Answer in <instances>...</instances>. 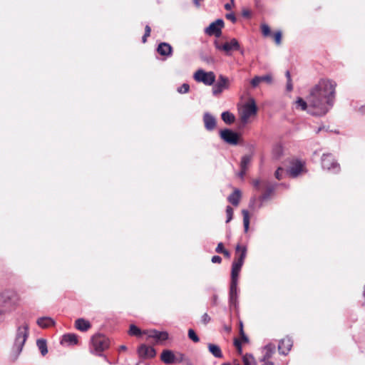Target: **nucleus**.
Returning a JSON list of instances; mask_svg holds the SVG:
<instances>
[{"label": "nucleus", "mask_w": 365, "mask_h": 365, "mask_svg": "<svg viewBox=\"0 0 365 365\" xmlns=\"http://www.w3.org/2000/svg\"><path fill=\"white\" fill-rule=\"evenodd\" d=\"M336 86L333 81H319L310 89L307 100L301 97L297 98V108L307 110L308 113L315 116L326 115L334 106Z\"/></svg>", "instance_id": "obj_1"}, {"label": "nucleus", "mask_w": 365, "mask_h": 365, "mask_svg": "<svg viewBox=\"0 0 365 365\" xmlns=\"http://www.w3.org/2000/svg\"><path fill=\"white\" fill-rule=\"evenodd\" d=\"M242 266L232 262L230 284L229 290V304L230 309H237L238 308V278Z\"/></svg>", "instance_id": "obj_2"}, {"label": "nucleus", "mask_w": 365, "mask_h": 365, "mask_svg": "<svg viewBox=\"0 0 365 365\" xmlns=\"http://www.w3.org/2000/svg\"><path fill=\"white\" fill-rule=\"evenodd\" d=\"M29 335V325L24 323L18 326L16 331L14 344L11 349V356L13 360H16L23 350L24 346Z\"/></svg>", "instance_id": "obj_3"}, {"label": "nucleus", "mask_w": 365, "mask_h": 365, "mask_svg": "<svg viewBox=\"0 0 365 365\" xmlns=\"http://www.w3.org/2000/svg\"><path fill=\"white\" fill-rule=\"evenodd\" d=\"M18 301L16 293L12 290H6L0 294V315L11 312Z\"/></svg>", "instance_id": "obj_4"}, {"label": "nucleus", "mask_w": 365, "mask_h": 365, "mask_svg": "<svg viewBox=\"0 0 365 365\" xmlns=\"http://www.w3.org/2000/svg\"><path fill=\"white\" fill-rule=\"evenodd\" d=\"M91 344V352L92 354L96 353L98 356H103L101 353L109 347V339L106 336L98 334L93 336ZM103 356L107 359L106 356L103 355Z\"/></svg>", "instance_id": "obj_5"}, {"label": "nucleus", "mask_w": 365, "mask_h": 365, "mask_svg": "<svg viewBox=\"0 0 365 365\" xmlns=\"http://www.w3.org/2000/svg\"><path fill=\"white\" fill-rule=\"evenodd\" d=\"M257 113V106L253 98L245 103L242 109L240 110V120L243 125L247 123L249 118L255 115Z\"/></svg>", "instance_id": "obj_6"}, {"label": "nucleus", "mask_w": 365, "mask_h": 365, "mask_svg": "<svg viewBox=\"0 0 365 365\" xmlns=\"http://www.w3.org/2000/svg\"><path fill=\"white\" fill-rule=\"evenodd\" d=\"M195 81L202 83L206 86H212L216 81V76L213 71H205L198 69L193 76Z\"/></svg>", "instance_id": "obj_7"}, {"label": "nucleus", "mask_w": 365, "mask_h": 365, "mask_svg": "<svg viewBox=\"0 0 365 365\" xmlns=\"http://www.w3.org/2000/svg\"><path fill=\"white\" fill-rule=\"evenodd\" d=\"M322 167L333 173H338L340 171V165L331 153L323 154L322 156Z\"/></svg>", "instance_id": "obj_8"}, {"label": "nucleus", "mask_w": 365, "mask_h": 365, "mask_svg": "<svg viewBox=\"0 0 365 365\" xmlns=\"http://www.w3.org/2000/svg\"><path fill=\"white\" fill-rule=\"evenodd\" d=\"M214 45L216 49L224 51L227 55H230L232 51L240 50V44L235 38L224 43H220L217 40H215L214 41Z\"/></svg>", "instance_id": "obj_9"}, {"label": "nucleus", "mask_w": 365, "mask_h": 365, "mask_svg": "<svg viewBox=\"0 0 365 365\" xmlns=\"http://www.w3.org/2000/svg\"><path fill=\"white\" fill-rule=\"evenodd\" d=\"M221 139L232 145H237L239 143L240 134L230 128H225L220 130Z\"/></svg>", "instance_id": "obj_10"}, {"label": "nucleus", "mask_w": 365, "mask_h": 365, "mask_svg": "<svg viewBox=\"0 0 365 365\" xmlns=\"http://www.w3.org/2000/svg\"><path fill=\"white\" fill-rule=\"evenodd\" d=\"M212 86V95L215 96H219L224 90L229 88L230 80L227 77L223 75H220L217 81Z\"/></svg>", "instance_id": "obj_11"}, {"label": "nucleus", "mask_w": 365, "mask_h": 365, "mask_svg": "<svg viewBox=\"0 0 365 365\" xmlns=\"http://www.w3.org/2000/svg\"><path fill=\"white\" fill-rule=\"evenodd\" d=\"M225 26V22L222 19H217L212 22L205 29V33L208 36H214L219 38L222 35V29Z\"/></svg>", "instance_id": "obj_12"}, {"label": "nucleus", "mask_w": 365, "mask_h": 365, "mask_svg": "<svg viewBox=\"0 0 365 365\" xmlns=\"http://www.w3.org/2000/svg\"><path fill=\"white\" fill-rule=\"evenodd\" d=\"M276 351V346L274 344L269 343L263 347V354L259 359L261 365H274V362L269 361Z\"/></svg>", "instance_id": "obj_13"}, {"label": "nucleus", "mask_w": 365, "mask_h": 365, "mask_svg": "<svg viewBox=\"0 0 365 365\" xmlns=\"http://www.w3.org/2000/svg\"><path fill=\"white\" fill-rule=\"evenodd\" d=\"M137 353L140 359H152L156 356L155 349L145 344H140L137 349Z\"/></svg>", "instance_id": "obj_14"}, {"label": "nucleus", "mask_w": 365, "mask_h": 365, "mask_svg": "<svg viewBox=\"0 0 365 365\" xmlns=\"http://www.w3.org/2000/svg\"><path fill=\"white\" fill-rule=\"evenodd\" d=\"M144 334L148 336V338L154 339L156 343L164 341L169 337V334L167 331H160L156 329L144 330Z\"/></svg>", "instance_id": "obj_15"}, {"label": "nucleus", "mask_w": 365, "mask_h": 365, "mask_svg": "<svg viewBox=\"0 0 365 365\" xmlns=\"http://www.w3.org/2000/svg\"><path fill=\"white\" fill-rule=\"evenodd\" d=\"M292 346V341L290 338L286 337L279 341L278 351L280 354L287 355Z\"/></svg>", "instance_id": "obj_16"}, {"label": "nucleus", "mask_w": 365, "mask_h": 365, "mask_svg": "<svg viewBox=\"0 0 365 365\" xmlns=\"http://www.w3.org/2000/svg\"><path fill=\"white\" fill-rule=\"evenodd\" d=\"M203 123L205 129L208 131L213 130L217 125L216 118L208 112L205 113L203 115Z\"/></svg>", "instance_id": "obj_17"}, {"label": "nucleus", "mask_w": 365, "mask_h": 365, "mask_svg": "<svg viewBox=\"0 0 365 365\" xmlns=\"http://www.w3.org/2000/svg\"><path fill=\"white\" fill-rule=\"evenodd\" d=\"M277 185V183L271 184L268 181L263 182V186L265 187L264 192L259 197L260 201H265L268 200L271 195L274 191L276 186Z\"/></svg>", "instance_id": "obj_18"}, {"label": "nucleus", "mask_w": 365, "mask_h": 365, "mask_svg": "<svg viewBox=\"0 0 365 365\" xmlns=\"http://www.w3.org/2000/svg\"><path fill=\"white\" fill-rule=\"evenodd\" d=\"M175 354L172 350L164 349L160 354V360L165 364H175Z\"/></svg>", "instance_id": "obj_19"}, {"label": "nucleus", "mask_w": 365, "mask_h": 365, "mask_svg": "<svg viewBox=\"0 0 365 365\" xmlns=\"http://www.w3.org/2000/svg\"><path fill=\"white\" fill-rule=\"evenodd\" d=\"M157 51L161 56L169 57L173 54V47L168 43L162 42L158 44Z\"/></svg>", "instance_id": "obj_20"}, {"label": "nucleus", "mask_w": 365, "mask_h": 365, "mask_svg": "<svg viewBox=\"0 0 365 365\" xmlns=\"http://www.w3.org/2000/svg\"><path fill=\"white\" fill-rule=\"evenodd\" d=\"M262 82H266L267 83H271L272 82V76L271 74H267L264 76H255L252 80H251V85L253 88L257 87L260 83Z\"/></svg>", "instance_id": "obj_21"}, {"label": "nucleus", "mask_w": 365, "mask_h": 365, "mask_svg": "<svg viewBox=\"0 0 365 365\" xmlns=\"http://www.w3.org/2000/svg\"><path fill=\"white\" fill-rule=\"evenodd\" d=\"M91 327L89 321L83 318L77 319L75 322V328L81 331H86Z\"/></svg>", "instance_id": "obj_22"}, {"label": "nucleus", "mask_w": 365, "mask_h": 365, "mask_svg": "<svg viewBox=\"0 0 365 365\" xmlns=\"http://www.w3.org/2000/svg\"><path fill=\"white\" fill-rule=\"evenodd\" d=\"M36 324L41 328L46 329L48 327H50L51 326H54L56 324L55 321L49 317H39L37 321Z\"/></svg>", "instance_id": "obj_23"}, {"label": "nucleus", "mask_w": 365, "mask_h": 365, "mask_svg": "<svg viewBox=\"0 0 365 365\" xmlns=\"http://www.w3.org/2000/svg\"><path fill=\"white\" fill-rule=\"evenodd\" d=\"M61 343H67L68 345H76L78 343V336L76 334L68 333L62 336Z\"/></svg>", "instance_id": "obj_24"}, {"label": "nucleus", "mask_w": 365, "mask_h": 365, "mask_svg": "<svg viewBox=\"0 0 365 365\" xmlns=\"http://www.w3.org/2000/svg\"><path fill=\"white\" fill-rule=\"evenodd\" d=\"M303 164L301 161H297L289 170H287V173H289L292 178H297L302 171Z\"/></svg>", "instance_id": "obj_25"}, {"label": "nucleus", "mask_w": 365, "mask_h": 365, "mask_svg": "<svg viewBox=\"0 0 365 365\" xmlns=\"http://www.w3.org/2000/svg\"><path fill=\"white\" fill-rule=\"evenodd\" d=\"M241 198V191L239 189H235L227 197V200L234 206H237L240 203Z\"/></svg>", "instance_id": "obj_26"}, {"label": "nucleus", "mask_w": 365, "mask_h": 365, "mask_svg": "<svg viewBox=\"0 0 365 365\" xmlns=\"http://www.w3.org/2000/svg\"><path fill=\"white\" fill-rule=\"evenodd\" d=\"M207 348L209 351L215 357L218 359H221L223 357V354L220 346L215 344H208Z\"/></svg>", "instance_id": "obj_27"}, {"label": "nucleus", "mask_w": 365, "mask_h": 365, "mask_svg": "<svg viewBox=\"0 0 365 365\" xmlns=\"http://www.w3.org/2000/svg\"><path fill=\"white\" fill-rule=\"evenodd\" d=\"M221 118L227 125L232 124L235 120V115L228 110L222 113Z\"/></svg>", "instance_id": "obj_28"}, {"label": "nucleus", "mask_w": 365, "mask_h": 365, "mask_svg": "<svg viewBox=\"0 0 365 365\" xmlns=\"http://www.w3.org/2000/svg\"><path fill=\"white\" fill-rule=\"evenodd\" d=\"M36 345L42 356H45L48 353L47 342L46 339H37Z\"/></svg>", "instance_id": "obj_29"}, {"label": "nucleus", "mask_w": 365, "mask_h": 365, "mask_svg": "<svg viewBox=\"0 0 365 365\" xmlns=\"http://www.w3.org/2000/svg\"><path fill=\"white\" fill-rule=\"evenodd\" d=\"M237 257L233 261L234 263L243 266L246 255H247V247H243L241 253L237 255Z\"/></svg>", "instance_id": "obj_30"}, {"label": "nucleus", "mask_w": 365, "mask_h": 365, "mask_svg": "<svg viewBox=\"0 0 365 365\" xmlns=\"http://www.w3.org/2000/svg\"><path fill=\"white\" fill-rule=\"evenodd\" d=\"M243 225L245 232H247L250 228V214L247 210H242Z\"/></svg>", "instance_id": "obj_31"}, {"label": "nucleus", "mask_w": 365, "mask_h": 365, "mask_svg": "<svg viewBox=\"0 0 365 365\" xmlns=\"http://www.w3.org/2000/svg\"><path fill=\"white\" fill-rule=\"evenodd\" d=\"M128 334L130 336H140L144 334V331H142L140 328H138L135 324H130L128 330Z\"/></svg>", "instance_id": "obj_32"}, {"label": "nucleus", "mask_w": 365, "mask_h": 365, "mask_svg": "<svg viewBox=\"0 0 365 365\" xmlns=\"http://www.w3.org/2000/svg\"><path fill=\"white\" fill-rule=\"evenodd\" d=\"M244 365H257L256 361L252 354H246L242 357Z\"/></svg>", "instance_id": "obj_33"}, {"label": "nucleus", "mask_w": 365, "mask_h": 365, "mask_svg": "<svg viewBox=\"0 0 365 365\" xmlns=\"http://www.w3.org/2000/svg\"><path fill=\"white\" fill-rule=\"evenodd\" d=\"M252 158V155H245L241 158L240 168L247 169Z\"/></svg>", "instance_id": "obj_34"}, {"label": "nucleus", "mask_w": 365, "mask_h": 365, "mask_svg": "<svg viewBox=\"0 0 365 365\" xmlns=\"http://www.w3.org/2000/svg\"><path fill=\"white\" fill-rule=\"evenodd\" d=\"M188 338L192 340L195 343H197L200 341V338L192 329H189L187 331Z\"/></svg>", "instance_id": "obj_35"}, {"label": "nucleus", "mask_w": 365, "mask_h": 365, "mask_svg": "<svg viewBox=\"0 0 365 365\" xmlns=\"http://www.w3.org/2000/svg\"><path fill=\"white\" fill-rule=\"evenodd\" d=\"M233 212H234V210H233L232 207L230 205H227L226 207V215H227L226 223L230 222L232 220Z\"/></svg>", "instance_id": "obj_36"}, {"label": "nucleus", "mask_w": 365, "mask_h": 365, "mask_svg": "<svg viewBox=\"0 0 365 365\" xmlns=\"http://www.w3.org/2000/svg\"><path fill=\"white\" fill-rule=\"evenodd\" d=\"M284 168H282V167H279V168L276 170V171H275V173H274V177H275L277 180H282V179L283 178V177H284Z\"/></svg>", "instance_id": "obj_37"}, {"label": "nucleus", "mask_w": 365, "mask_h": 365, "mask_svg": "<svg viewBox=\"0 0 365 365\" xmlns=\"http://www.w3.org/2000/svg\"><path fill=\"white\" fill-rule=\"evenodd\" d=\"M190 90V86L188 83H183L181 86L178 87L177 91L180 93H187Z\"/></svg>", "instance_id": "obj_38"}, {"label": "nucleus", "mask_w": 365, "mask_h": 365, "mask_svg": "<svg viewBox=\"0 0 365 365\" xmlns=\"http://www.w3.org/2000/svg\"><path fill=\"white\" fill-rule=\"evenodd\" d=\"M175 363H182L187 356L184 354L178 352L175 354Z\"/></svg>", "instance_id": "obj_39"}, {"label": "nucleus", "mask_w": 365, "mask_h": 365, "mask_svg": "<svg viewBox=\"0 0 365 365\" xmlns=\"http://www.w3.org/2000/svg\"><path fill=\"white\" fill-rule=\"evenodd\" d=\"M261 29H262V33L263 36H268L271 34L270 28L267 24H262Z\"/></svg>", "instance_id": "obj_40"}, {"label": "nucleus", "mask_w": 365, "mask_h": 365, "mask_svg": "<svg viewBox=\"0 0 365 365\" xmlns=\"http://www.w3.org/2000/svg\"><path fill=\"white\" fill-rule=\"evenodd\" d=\"M282 32L280 31H276L274 34V40L275 41V43L277 44H280L281 43V41H282Z\"/></svg>", "instance_id": "obj_41"}, {"label": "nucleus", "mask_w": 365, "mask_h": 365, "mask_svg": "<svg viewBox=\"0 0 365 365\" xmlns=\"http://www.w3.org/2000/svg\"><path fill=\"white\" fill-rule=\"evenodd\" d=\"M234 345L236 347V349L237 350V352L240 354H242V343H241V341L239 339H235L234 340Z\"/></svg>", "instance_id": "obj_42"}, {"label": "nucleus", "mask_w": 365, "mask_h": 365, "mask_svg": "<svg viewBox=\"0 0 365 365\" xmlns=\"http://www.w3.org/2000/svg\"><path fill=\"white\" fill-rule=\"evenodd\" d=\"M201 59L204 61V62H206L207 63H214V58L212 57V56H201Z\"/></svg>", "instance_id": "obj_43"}, {"label": "nucleus", "mask_w": 365, "mask_h": 365, "mask_svg": "<svg viewBox=\"0 0 365 365\" xmlns=\"http://www.w3.org/2000/svg\"><path fill=\"white\" fill-rule=\"evenodd\" d=\"M256 202H257V199L255 197H252L250 199V202H249V207L251 210H255L256 209Z\"/></svg>", "instance_id": "obj_44"}, {"label": "nucleus", "mask_w": 365, "mask_h": 365, "mask_svg": "<svg viewBox=\"0 0 365 365\" xmlns=\"http://www.w3.org/2000/svg\"><path fill=\"white\" fill-rule=\"evenodd\" d=\"M225 250V248L224 247V244L222 242H219L215 249V252L219 254H222V252H224Z\"/></svg>", "instance_id": "obj_45"}, {"label": "nucleus", "mask_w": 365, "mask_h": 365, "mask_svg": "<svg viewBox=\"0 0 365 365\" xmlns=\"http://www.w3.org/2000/svg\"><path fill=\"white\" fill-rule=\"evenodd\" d=\"M202 322L205 324H208L211 319L210 317V316L207 314V313H205L202 316Z\"/></svg>", "instance_id": "obj_46"}, {"label": "nucleus", "mask_w": 365, "mask_h": 365, "mask_svg": "<svg viewBox=\"0 0 365 365\" xmlns=\"http://www.w3.org/2000/svg\"><path fill=\"white\" fill-rule=\"evenodd\" d=\"M225 17L230 20L232 23H235L237 21V18L233 13L227 14Z\"/></svg>", "instance_id": "obj_47"}, {"label": "nucleus", "mask_w": 365, "mask_h": 365, "mask_svg": "<svg viewBox=\"0 0 365 365\" xmlns=\"http://www.w3.org/2000/svg\"><path fill=\"white\" fill-rule=\"evenodd\" d=\"M242 15L243 17L249 19L251 17V12L248 9H243L242 12Z\"/></svg>", "instance_id": "obj_48"}, {"label": "nucleus", "mask_w": 365, "mask_h": 365, "mask_svg": "<svg viewBox=\"0 0 365 365\" xmlns=\"http://www.w3.org/2000/svg\"><path fill=\"white\" fill-rule=\"evenodd\" d=\"M211 261L212 263H220L222 262V258L218 255H215L212 257Z\"/></svg>", "instance_id": "obj_49"}, {"label": "nucleus", "mask_w": 365, "mask_h": 365, "mask_svg": "<svg viewBox=\"0 0 365 365\" xmlns=\"http://www.w3.org/2000/svg\"><path fill=\"white\" fill-rule=\"evenodd\" d=\"M217 300H218L217 295V294H214L212 297V299H211L212 305L216 306L217 304Z\"/></svg>", "instance_id": "obj_50"}, {"label": "nucleus", "mask_w": 365, "mask_h": 365, "mask_svg": "<svg viewBox=\"0 0 365 365\" xmlns=\"http://www.w3.org/2000/svg\"><path fill=\"white\" fill-rule=\"evenodd\" d=\"M247 169L240 168V171L238 173V176L240 178H243L246 174Z\"/></svg>", "instance_id": "obj_51"}, {"label": "nucleus", "mask_w": 365, "mask_h": 365, "mask_svg": "<svg viewBox=\"0 0 365 365\" xmlns=\"http://www.w3.org/2000/svg\"><path fill=\"white\" fill-rule=\"evenodd\" d=\"M286 89L287 91H292L293 89V86H292V81H288L287 82V86H286Z\"/></svg>", "instance_id": "obj_52"}, {"label": "nucleus", "mask_w": 365, "mask_h": 365, "mask_svg": "<svg viewBox=\"0 0 365 365\" xmlns=\"http://www.w3.org/2000/svg\"><path fill=\"white\" fill-rule=\"evenodd\" d=\"M151 29L148 25H146L145 27V36H149L150 35Z\"/></svg>", "instance_id": "obj_53"}, {"label": "nucleus", "mask_w": 365, "mask_h": 365, "mask_svg": "<svg viewBox=\"0 0 365 365\" xmlns=\"http://www.w3.org/2000/svg\"><path fill=\"white\" fill-rule=\"evenodd\" d=\"M244 246H241L240 244H237L236 247H235V252H236V255H238L240 253H241L242 250V248H243Z\"/></svg>", "instance_id": "obj_54"}, {"label": "nucleus", "mask_w": 365, "mask_h": 365, "mask_svg": "<svg viewBox=\"0 0 365 365\" xmlns=\"http://www.w3.org/2000/svg\"><path fill=\"white\" fill-rule=\"evenodd\" d=\"M260 180H255L253 181V186L256 188V189H259V186H260Z\"/></svg>", "instance_id": "obj_55"}, {"label": "nucleus", "mask_w": 365, "mask_h": 365, "mask_svg": "<svg viewBox=\"0 0 365 365\" xmlns=\"http://www.w3.org/2000/svg\"><path fill=\"white\" fill-rule=\"evenodd\" d=\"M234 6V4H232V2L230 1V3H227L225 4L224 7H225V9L227 10V11H230L232 9V7Z\"/></svg>", "instance_id": "obj_56"}, {"label": "nucleus", "mask_w": 365, "mask_h": 365, "mask_svg": "<svg viewBox=\"0 0 365 365\" xmlns=\"http://www.w3.org/2000/svg\"><path fill=\"white\" fill-rule=\"evenodd\" d=\"M240 334V336L242 338V340L244 341V342H248L249 341V339H248V336L245 334Z\"/></svg>", "instance_id": "obj_57"}, {"label": "nucleus", "mask_w": 365, "mask_h": 365, "mask_svg": "<svg viewBox=\"0 0 365 365\" xmlns=\"http://www.w3.org/2000/svg\"><path fill=\"white\" fill-rule=\"evenodd\" d=\"M225 257L230 258V252L227 250H225L224 252L222 253Z\"/></svg>", "instance_id": "obj_58"}, {"label": "nucleus", "mask_w": 365, "mask_h": 365, "mask_svg": "<svg viewBox=\"0 0 365 365\" xmlns=\"http://www.w3.org/2000/svg\"><path fill=\"white\" fill-rule=\"evenodd\" d=\"M248 148H249V150H250V153H251L250 155H252L253 156V155H254V150H255V146H254V145H250L248 146Z\"/></svg>", "instance_id": "obj_59"}, {"label": "nucleus", "mask_w": 365, "mask_h": 365, "mask_svg": "<svg viewBox=\"0 0 365 365\" xmlns=\"http://www.w3.org/2000/svg\"><path fill=\"white\" fill-rule=\"evenodd\" d=\"M182 363L185 364V365H192L190 359L187 357H186L185 360H184Z\"/></svg>", "instance_id": "obj_60"}, {"label": "nucleus", "mask_w": 365, "mask_h": 365, "mask_svg": "<svg viewBox=\"0 0 365 365\" xmlns=\"http://www.w3.org/2000/svg\"><path fill=\"white\" fill-rule=\"evenodd\" d=\"M245 333L244 331V329H243V323L242 322H240V334H243Z\"/></svg>", "instance_id": "obj_61"}, {"label": "nucleus", "mask_w": 365, "mask_h": 365, "mask_svg": "<svg viewBox=\"0 0 365 365\" xmlns=\"http://www.w3.org/2000/svg\"><path fill=\"white\" fill-rule=\"evenodd\" d=\"M285 76H286L288 81H292L290 72L289 71H286Z\"/></svg>", "instance_id": "obj_62"}, {"label": "nucleus", "mask_w": 365, "mask_h": 365, "mask_svg": "<svg viewBox=\"0 0 365 365\" xmlns=\"http://www.w3.org/2000/svg\"><path fill=\"white\" fill-rule=\"evenodd\" d=\"M279 152H280V148L275 149V150H274V155L276 156V158H279Z\"/></svg>", "instance_id": "obj_63"}, {"label": "nucleus", "mask_w": 365, "mask_h": 365, "mask_svg": "<svg viewBox=\"0 0 365 365\" xmlns=\"http://www.w3.org/2000/svg\"><path fill=\"white\" fill-rule=\"evenodd\" d=\"M135 365H147L145 360L140 359Z\"/></svg>", "instance_id": "obj_64"}]
</instances>
